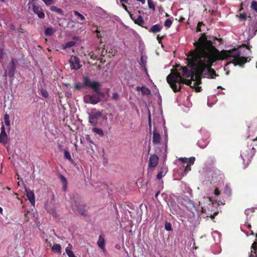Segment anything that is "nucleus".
<instances>
[{
	"instance_id": "f257e3e1",
	"label": "nucleus",
	"mask_w": 257,
	"mask_h": 257,
	"mask_svg": "<svg viewBox=\"0 0 257 257\" xmlns=\"http://www.w3.org/2000/svg\"><path fill=\"white\" fill-rule=\"evenodd\" d=\"M202 39H198L197 41L193 43L195 49L189 52L188 59V65L191 68L189 69L187 67H181L183 70V75L189 78L190 76L195 77V80L201 83V76L203 72L206 68L212 79L217 76L214 69L211 66L214 62H210L208 60L209 49L203 43Z\"/></svg>"
},
{
	"instance_id": "f03ea898",
	"label": "nucleus",
	"mask_w": 257,
	"mask_h": 257,
	"mask_svg": "<svg viewBox=\"0 0 257 257\" xmlns=\"http://www.w3.org/2000/svg\"><path fill=\"white\" fill-rule=\"evenodd\" d=\"M199 39H202V43L210 50L208 60L210 62H215L218 60H223L229 57H233L232 63L235 66H242L247 62V58L240 57L239 51L237 49H232L229 50H223L220 52L215 47V41H218V45L222 43V39H218L215 37L211 39L210 36H207L205 33L201 34Z\"/></svg>"
},
{
	"instance_id": "7ed1b4c3",
	"label": "nucleus",
	"mask_w": 257,
	"mask_h": 257,
	"mask_svg": "<svg viewBox=\"0 0 257 257\" xmlns=\"http://www.w3.org/2000/svg\"><path fill=\"white\" fill-rule=\"evenodd\" d=\"M184 67L176 65L175 68L171 70V73L167 77V81L174 92L180 91L181 89V84L185 83L186 79L182 77L184 75H183V70L181 68ZM184 77L185 76H184Z\"/></svg>"
},
{
	"instance_id": "20e7f679",
	"label": "nucleus",
	"mask_w": 257,
	"mask_h": 257,
	"mask_svg": "<svg viewBox=\"0 0 257 257\" xmlns=\"http://www.w3.org/2000/svg\"><path fill=\"white\" fill-rule=\"evenodd\" d=\"M255 149L253 146L250 145L249 147L247 146L243 148L241 152L240 156L243 160L244 164V168H246L249 165L253 156L255 154Z\"/></svg>"
},
{
	"instance_id": "39448f33",
	"label": "nucleus",
	"mask_w": 257,
	"mask_h": 257,
	"mask_svg": "<svg viewBox=\"0 0 257 257\" xmlns=\"http://www.w3.org/2000/svg\"><path fill=\"white\" fill-rule=\"evenodd\" d=\"M102 116L101 111L92 112L89 114L88 121L93 126H96L97 124L98 119Z\"/></svg>"
},
{
	"instance_id": "423d86ee",
	"label": "nucleus",
	"mask_w": 257,
	"mask_h": 257,
	"mask_svg": "<svg viewBox=\"0 0 257 257\" xmlns=\"http://www.w3.org/2000/svg\"><path fill=\"white\" fill-rule=\"evenodd\" d=\"M99 82L96 81L90 82V79L88 76L84 77L83 85L85 87H90L93 90H97V88Z\"/></svg>"
},
{
	"instance_id": "0eeeda50",
	"label": "nucleus",
	"mask_w": 257,
	"mask_h": 257,
	"mask_svg": "<svg viewBox=\"0 0 257 257\" xmlns=\"http://www.w3.org/2000/svg\"><path fill=\"white\" fill-rule=\"evenodd\" d=\"M80 63L79 58L76 56H72L69 60V63L72 69H79L81 66Z\"/></svg>"
},
{
	"instance_id": "6e6552de",
	"label": "nucleus",
	"mask_w": 257,
	"mask_h": 257,
	"mask_svg": "<svg viewBox=\"0 0 257 257\" xmlns=\"http://www.w3.org/2000/svg\"><path fill=\"white\" fill-rule=\"evenodd\" d=\"M86 205H80L78 204H74L72 205V210L74 212H78L79 214L82 215L86 216Z\"/></svg>"
},
{
	"instance_id": "1a4fd4ad",
	"label": "nucleus",
	"mask_w": 257,
	"mask_h": 257,
	"mask_svg": "<svg viewBox=\"0 0 257 257\" xmlns=\"http://www.w3.org/2000/svg\"><path fill=\"white\" fill-rule=\"evenodd\" d=\"M8 71H6V73H8V75L10 78H13L15 76V70L16 69V62L14 59H13L12 61L9 64Z\"/></svg>"
},
{
	"instance_id": "9d476101",
	"label": "nucleus",
	"mask_w": 257,
	"mask_h": 257,
	"mask_svg": "<svg viewBox=\"0 0 257 257\" xmlns=\"http://www.w3.org/2000/svg\"><path fill=\"white\" fill-rule=\"evenodd\" d=\"M159 162V157L156 155H151L149 160V168H155L157 167Z\"/></svg>"
},
{
	"instance_id": "9b49d317",
	"label": "nucleus",
	"mask_w": 257,
	"mask_h": 257,
	"mask_svg": "<svg viewBox=\"0 0 257 257\" xmlns=\"http://www.w3.org/2000/svg\"><path fill=\"white\" fill-rule=\"evenodd\" d=\"M128 13L130 14L131 19L134 22V23L136 24H137L140 26L144 27L143 24H144L145 22L142 17L140 15H139L138 16H135L133 14H131L129 12Z\"/></svg>"
},
{
	"instance_id": "f8f14e48",
	"label": "nucleus",
	"mask_w": 257,
	"mask_h": 257,
	"mask_svg": "<svg viewBox=\"0 0 257 257\" xmlns=\"http://www.w3.org/2000/svg\"><path fill=\"white\" fill-rule=\"evenodd\" d=\"M85 98H88L89 102L93 104H97L101 100V98L98 97V95L96 93L91 95H88L85 97Z\"/></svg>"
},
{
	"instance_id": "ddd939ff",
	"label": "nucleus",
	"mask_w": 257,
	"mask_h": 257,
	"mask_svg": "<svg viewBox=\"0 0 257 257\" xmlns=\"http://www.w3.org/2000/svg\"><path fill=\"white\" fill-rule=\"evenodd\" d=\"M26 196L28 200L30 201L32 205H34L35 203V197L33 191L30 189L25 188Z\"/></svg>"
},
{
	"instance_id": "4468645a",
	"label": "nucleus",
	"mask_w": 257,
	"mask_h": 257,
	"mask_svg": "<svg viewBox=\"0 0 257 257\" xmlns=\"http://www.w3.org/2000/svg\"><path fill=\"white\" fill-rule=\"evenodd\" d=\"M33 11L35 14L37 15L39 18L44 19L45 18V14L42 12L41 9L38 6L34 4L33 5Z\"/></svg>"
},
{
	"instance_id": "2eb2a0df",
	"label": "nucleus",
	"mask_w": 257,
	"mask_h": 257,
	"mask_svg": "<svg viewBox=\"0 0 257 257\" xmlns=\"http://www.w3.org/2000/svg\"><path fill=\"white\" fill-rule=\"evenodd\" d=\"M45 207L46 209L47 210L48 212L52 214L54 217L56 218L58 217L57 212L55 208L53 207V205H52V206H50V204H49L48 201H47L45 203Z\"/></svg>"
},
{
	"instance_id": "dca6fc26",
	"label": "nucleus",
	"mask_w": 257,
	"mask_h": 257,
	"mask_svg": "<svg viewBox=\"0 0 257 257\" xmlns=\"http://www.w3.org/2000/svg\"><path fill=\"white\" fill-rule=\"evenodd\" d=\"M191 77V79H186L185 80V84L190 86L191 87H193L196 85L197 84H201V83H199L197 82L195 80V77L190 76Z\"/></svg>"
},
{
	"instance_id": "f3484780",
	"label": "nucleus",
	"mask_w": 257,
	"mask_h": 257,
	"mask_svg": "<svg viewBox=\"0 0 257 257\" xmlns=\"http://www.w3.org/2000/svg\"><path fill=\"white\" fill-rule=\"evenodd\" d=\"M153 143L154 144H158L160 143L161 141V137L160 134L157 132L156 130H154L153 131Z\"/></svg>"
},
{
	"instance_id": "a211bd4d",
	"label": "nucleus",
	"mask_w": 257,
	"mask_h": 257,
	"mask_svg": "<svg viewBox=\"0 0 257 257\" xmlns=\"http://www.w3.org/2000/svg\"><path fill=\"white\" fill-rule=\"evenodd\" d=\"M163 27L160 24H157L153 25L151 28L149 29V31L153 33H157L161 31Z\"/></svg>"
},
{
	"instance_id": "6ab92c4d",
	"label": "nucleus",
	"mask_w": 257,
	"mask_h": 257,
	"mask_svg": "<svg viewBox=\"0 0 257 257\" xmlns=\"http://www.w3.org/2000/svg\"><path fill=\"white\" fill-rule=\"evenodd\" d=\"M136 90L137 91L141 90L143 95H149L151 93V91L150 89L145 86H137L136 87Z\"/></svg>"
},
{
	"instance_id": "aec40b11",
	"label": "nucleus",
	"mask_w": 257,
	"mask_h": 257,
	"mask_svg": "<svg viewBox=\"0 0 257 257\" xmlns=\"http://www.w3.org/2000/svg\"><path fill=\"white\" fill-rule=\"evenodd\" d=\"M97 244L98 245V246L102 249H104V247H105V240H104V237L101 236V235H100L99 236V238H98V240L97 241Z\"/></svg>"
},
{
	"instance_id": "412c9836",
	"label": "nucleus",
	"mask_w": 257,
	"mask_h": 257,
	"mask_svg": "<svg viewBox=\"0 0 257 257\" xmlns=\"http://www.w3.org/2000/svg\"><path fill=\"white\" fill-rule=\"evenodd\" d=\"M56 29L52 27L47 28L45 29L44 34L46 36H51L56 32Z\"/></svg>"
},
{
	"instance_id": "4be33fe9",
	"label": "nucleus",
	"mask_w": 257,
	"mask_h": 257,
	"mask_svg": "<svg viewBox=\"0 0 257 257\" xmlns=\"http://www.w3.org/2000/svg\"><path fill=\"white\" fill-rule=\"evenodd\" d=\"M167 169L165 167H162L157 175V179L160 180L166 174Z\"/></svg>"
},
{
	"instance_id": "5701e85b",
	"label": "nucleus",
	"mask_w": 257,
	"mask_h": 257,
	"mask_svg": "<svg viewBox=\"0 0 257 257\" xmlns=\"http://www.w3.org/2000/svg\"><path fill=\"white\" fill-rule=\"evenodd\" d=\"M104 48H98L97 49L95 50L96 54H98V58L105 56V55H106V51L104 52Z\"/></svg>"
},
{
	"instance_id": "b1692460",
	"label": "nucleus",
	"mask_w": 257,
	"mask_h": 257,
	"mask_svg": "<svg viewBox=\"0 0 257 257\" xmlns=\"http://www.w3.org/2000/svg\"><path fill=\"white\" fill-rule=\"evenodd\" d=\"M52 250L54 252L60 253L61 252V246L59 244H54L52 247Z\"/></svg>"
},
{
	"instance_id": "393cba45",
	"label": "nucleus",
	"mask_w": 257,
	"mask_h": 257,
	"mask_svg": "<svg viewBox=\"0 0 257 257\" xmlns=\"http://www.w3.org/2000/svg\"><path fill=\"white\" fill-rule=\"evenodd\" d=\"M76 44V42L74 41H69L62 45L63 49H66L67 48H70Z\"/></svg>"
},
{
	"instance_id": "a878e982",
	"label": "nucleus",
	"mask_w": 257,
	"mask_h": 257,
	"mask_svg": "<svg viewBox=\"0 0 257 257\" xmlns=\"http://www.w3.org/2000/svg\"><path fill=\"white\" fill-rule=\"evenodd\" d=\"M92 131L93 132H94V133H96L97 134H98L100 137L104 136L103 131L101 128H98L94 127H93L92 128Z\"/></svg>"
},
{
	"instance_id": "bb28decb",
	"label": "nucleus",
	"mask_w": 257,
	"mask_h": 257,
	"mask_svg": "<svg viewBox=\"0 0 257 257\" xmlns=\"http://www.w3.org/2000/svg\"><path fill=\"white\" fill-rule=\"evenodd\" d=\"M89 56L90 57L91 59L93 60H96V59H99L101 60L100 58H98V54H96V51L94 52H90L88 54Z\"/></svg>"
},
{
	"instance_id": "cd10ccee",
	"label": "nucleus",
	"mask_w": 257,
	"mask_h": 257,
	"mask_svg": "<svg viewBox=\"0 0 257 257\" xmlns=\"http://www.w3.org/2000/svg\"><path fill=\"white\" fill-rule=\"evenodd\" d=\"M50 10L53 12H55L60 15L63 14V11L61 9L58 8L54 6H52L50 7Z\"/></svg>"
},
{
	"instance_id": "c85d7f7f",
	"label": "nucleus",
	"mask_w": 257,
	"mask_h": 257,
	"mask_svg": "<svg viewBox=\"0 0 257 257\" xmlns=\"http://www.w3.org/2000/svg\"><path fill=\"white\" fill-rule=\"evenodd\" d=\"M66 252L69 257H76L71 250V247L67 246L65 249Z\"/></svg>"
},
{
	"instance_id": "c756f323",
	"label": "nucleus",
	"mask_w": 257,
	"mask_h": 257,
	"mask_svg": "<svg viewBox=\"0 0 257 257\" xmlns=\"http://www.w3.org/2000/svg\"><path fill=\"white\" fill-rule=\"evenodd\" d=\"M100 87V84L99 83L98 87H97V90H93V91L95 92H96V93L98 95V97H99L100 98H104V96H105V94H104V93L103 92H101V91H99Z\"/></svg>"
},
{
	"instance_id": "7c9ffc66",
	"label": "nucleus",
	"mask_w": 257,
	"mask_h": 257,
	"mask_svg": "<svg viewBox=\"0 0 257 257\" xmlns=\"http://www.w3.org/2000/svg\"><path fill=\"white\" fill-rule=\"evenodd\" d=\"M4 121H5V124L7 126L10 125V116L7 113L5 114V115H4Z\"/></svg>"
},
{
	"instance_id": "2f4dec72",
	"label": "nucleus",
	"mask_w": 257,
	"mask_h": 257,
	"mask_svg": "<svg viewBox=\"0 0 257 257\" xmlns=\"http://www.w3.org/2000/svg\"><path fill=\"white\" fill-rule=\"evenodd\" d=\"M7 135H0V143L5 144L7 143Z\"/></svg>"
},
{
	"instance_id": "473e14b6",
	"label": "nucleus",
	"mask_w": 257,
	"mask_h": 257,
	"mask_svg": "<svg viewBox=\"0 0 257 257\" xmlns=\"http://www.w3.org/2000/svg\"><path fill=\"white\" fill-rule=\"evenodd\" d=\"M165 228L167 231L172 230V225L170 222L166 221L165 224Z\"/></svg>"
},
{
	"instance_id": "72a5a7b5",
	"label": "nucleus",
	"mask_w": 257,
	"mask_h": 257,
	"mask_svg": "<svg viewBox=\"0 0 257 257\" xmlns=\"http://www.w3.org/2000/svg\"><path fill=\"white\" fill-rule=\"evenodd\" d=\"M149 8L151 9L155 10V5L153 1L151 0H148V1Z\"/></svg>"
},
{
	"instance_id": "f704fd0d",
	"label": "nucleus",
	"mask_w": 257,
	"mask_h": 257,
	"mask_svg": "<svg viewBox=\"0 0 257 257\" xmlns=\"http://www.w3.org/2000/svg\"><path fill=\"white\" fill-rule=\"evenodd\" d=\"M172 24V21L169 19H167L164 23V26L168 28H170Z\"/></svg>"
},
{
	"instance_id": "c9c22d12",
	"label": "nucleus",
	"mask_w": 257,
	"mask_h": 257,
	"mask_svg": "<svg viewBox=\"0 0 257 257\" xmlns=\"http://www.w3.org/2000/svg\"><path fill=\"white\" fill-rule=\"evenodd\" d=\"M74 14L75 16L78 17L81 21H84L85 19L84 17L78 12L75 11Z\"/></svg>"
},
{
	"instance_id": "e433bc0d",
	"label": "nucleus",
	"mask_w": 257,
	"mask_h": 257,
	"mask_svg": "<svg viewBox=\"0 0 257 257\" xmlns=\"http://www.w3.org/2000/svg\"><path fill=\"white\" fill-rule=\"evenodd\" d=\"M40 92H41V93L42 94V95L45 97V98H47L49 96V94L47 92V91L44 89H43L42 88L41 90H40Z\"/></svg>"
},
{
	"instance_id": "4c0bfd02",
	"label": "nucleus",
	"mask_w": 257,
	"mask_h": 257,
	"mask_svg": "<svg viewBox=\"0 0 257 257\" xmlns=\"http://www.w3.org/2000/svg\"><path fill=\"white\" fill-rule=\"evenodd\" d=\"M83 87H84L83 84L80 83H75L74 85V88L76 90H79L81 89Z\"/></svg>"
},
{
	"instance_id": "58836bf2",
	"label": "nucleus",
	"mask_w": 257,
	"mask_h": 257,
	"mask_svg": "<svg viewBox=\"0 0 257 257\" xmlns=\"http://www.w3.org/2000/svg\"><path fill=\"white\" fill-rule=\"evenodd\" d=\"M195 161V158L194 157H192L188 159L187 163L188 165H193L194 163V162Z\"/></svg>"
},
{
	"instance_id": "ea45409f",
	"label": "nucleus",
	"mask_w": 257,
	"mask_h": 257,
	"mask_svg": "<svg viewBox=\"0 0 257 257\" xmlns=\"http://www.w3.org/2000/svg\"><path fill=\"white\" fill-rule=\"evenodd\" d=\"M64 157L70 160V161H71L72 160V158H71V155H70V153L67 151H65V152H64Z\"/></svg>"
},
{
	"instance_id": "a19ab883",
	"label": "nucleus",
	"mask_w": 257,
	"mask_h": 257,
	"mask_svg": "<svg viewBox=\"0 0 257 257\" xmlns=\"http://www.w3.org/2000/svg\"><path fill=\"white\" fill-rule=\"evenodd\" d=\"M251 7L253 10L257 12V2L253 1L251 4Z\"/></svg>"
},
{
	"instance_id": "79ce46f5",
	"label": "nucleus",
	"mask_w": 257,
	"mask_h": 257,
	"mask_svg": "<svg viewBox=\"0 0 257 257\" xmlns=\"http://www.w3.org/2000/svg\"><path fill=\"white\" fill-rule=\"evenodd\" d=\"M112 99L114 100H117L119 99V95L117 92H113L112 93Z\"/></svg>"
},
{
	"instance_id": "37998d69",
	"label": "nucleus",
	"mask_w": 257,
	"mask_h": 257,
	"mask_svg": "<svg viewBox=\"0 0 257 257\" xmlns=\"http://www.w3.org/2000/svg\"><path fill=\"white\" fill-rule=\"evenodd\" d=\"M257 242H254L252 244L251 248L255 252H257Z\"/></svg>"
},
{
	"instance_id": "c03bdc74",
	"label": "nucleus",
	"mask_w": 257,
	"mask_h": 257,
	"mask_svg": "<svg viewBox=\"0 0 257 257\" xmlns=\"http://www.w3.org/2000/svg\"><path fill=\"white\" fill-rule=\"evenodd\" d=\"M0 135H7L6 132L5 127L4 125L2 126Z\"/></svg>"
},
{
	"instance_id": "a18cd8bd",
	"label": "nucleus",
	"mask_w": 257,
	"mask_h": 257,
	"mask_svg": "<svg viewBox=\"0 0 257 257\" xmlns=\"http://www.w3.org/2000/svg\"><path fill=\"white\" fill-rule=\"evenodd\" d=\"M198 84H197L196 85L193 87L195 88V91L198 92H200L202 90L201 87L198 86Z\"/></svg>"
},
{
	"instance_id": "49530a36",
	"label": "nucleus",
	"mask_w": 257,
	"mask_h": 257,
	"mask_svg": "<svg viewBox=\"0 0 257 257\" xmlns=\"http://www.w3.org/2000/svg\"><path fill=\"white\" fill-rule=\"evenodd\" d=\"M44 3L47 6H49L53 3V0H43Z\"/></svg>"
},
{
	"instance_id": "de8ad7c7",
	"label": "nucleus",
	"mask_w": 257,
	"mask_h": 257,
	"mask_svg": "<svg viewBox=\"0 0 257 257\" xmlns=\"http://www.w3.org/2000/svg\"><path fill=\"white\" fill-rule=\"evenodd\" d=\"M247 139H249L251 141H257V136L254 138L253 137H251L250 135H249L247 137Z\"/></svg>"
},
{
	"instance_id": "09e8293b",
	"label": "nucleus",
	"mask_w": 257,
	"mask_h": 257,
	"mask_svg": "<svg viewBox=\"0 0 257 257\" xmlns=\"http://www.w3.org/2000/svg\"><path fill=\"white\" fill-rule=\"evenodd\" d=\"M200 24H203V22H199L197 24V32H200L201 31V28L200 27Z\"/></svg>"
},
{
	"instance_id": "8fccbe9b",
	"label": "nucleus",
	"mask_w": 257,
	"mask_h": 257,
	"mask_svg": "<svg viewBox=\"0 0 257 257\" xmlns=\"http://www.w3.org/2000/svg\"><path fill=\"white\" fill-rule=\"evenodd\" d=\"M191 169V165H187L185 167V172H188V171H190Z\"/></svg>"
},
{
	"instance_id": "3c124183",
	"label": "nucleus",
	"mask_w": 257,
	"mask_h": 257,
	"mask_svg": "<svg viewBox=\"0 0 257 257\" xmlns=\"http://www.w3.org/2000/svg\"><path fill=\"white\" fill-rule=\"evenodd\" d=\"M218 212H215L213 214H211L210 215V217L211 218V219H214L215 217L218 214Z\"/></svg>"
},
{
	"instance_id": "603ef678",
	"label": "nucleus",
	"mask_w": 257,
	"mask_h": 257,
	"mask_svg": "<svg viewBox=\"0 0 257 257\" xmlns=\"http://www.w3.org/2000/svg\"><path fill=\"white\" fill-rule=\"evenodd\" d=\"M179 160L183 163H187L188 159L186 158H180Z\"/></svg>"
},
{
	"instance_id": "864d4df0",
	"label": "nucleus",
	"mask_w": 257,
	"mask_h": 257,
	"mask_svg": "<svg viewBox=\"0 0 257 257\" xmlns=\"http://www.w3.org/2000/svg\"><path fill=\"white\" fill-rule=\"evenodd\" d=\"M164 38V36L160 37L159 35H158L157 37V40L158 41V42L159 43H162V40Z\"/></svg>"
},
{
	"instance_id": "5fc2aeb1",
	"label": "nucleus",
	"mask_w": 257,
	"mask_h": 257,
	"mask_svg": "<svg viewBox=\"0 0 257 257\" xmlns=\"http://www.w3.org/2000/svg\"><path fill=\"white\" fill-rule=\"evenodd\" d=\"M4 57V51L3 49L0 48V59H2Z\"/></svg>"
},
{
	"instance_id": "6e6d98bb",
	"label": "nucleus",
	"mask_w": 257,
	"mask_h": 257,
	"mask_svg": "<svg viewBox=\"0 0 257 257\" xmlns=\"http://www.w3.org/2000/svg\"><path fill=\"white\" fill-rule=\"evenodd\" d=\"M214 194L216 196L220 194V191L218 188H215L214 190Z\"/></svg>"
},
{
	"instance_id": "4d7b16f0",
	"label": "nucleus",
	"mask_w": 257,
	"mask_h": 257,
	"mask_svg": "<svg viewBox=\"0 0 257 257\" xmlns=\"http://www.w3.org/2000/svg\"><path fill=\"white\" fill-rule=\"evenodd\" d=\"M246 16L245 14H240L239 18L240 19L245 20L246 19Z\"/></svg>"
},
{
	"instance_id": "13d9d810",
	"label": "nucleus",
	"mask_w": 257,
	"mask_h": 257,
	"mask_svg": "<svg viewBox=\"0 0 257 257\" xmlns=\"http://www.w3.org/2000/svg\"><path fill=\"white\" fill-rule=\"evenodd\" d=\"M124 3H121V6H122V7L126 11H127V12H128V10H127V6L124 4Z\"/></svg>"
},
{
	"instance_id": "bf43d9fd",
	"label": "nucleus",
	"mask_w": 257,
	"mask_h": 257,
	"mask_svg": "<svg viewBox=\"0 0 257 257\" xmlns=\"http://www.w3.org/2000/svg\"><path fill=\"white\" fill-rule=\"evenodd\" d=\"M61 180L64 183H66L67 182L66 179L63 176H61Z\"/></svg>"
},
{
	"instance_id": "052dcab7",
	"label": "nucleus",
	"mask_w": 257,
	"mask_h": 257,
	"mask_svg": "<svg viewBox=\"0 0 257 257\" xmlns=\"http://www.w3.org/2000/svg\"><path fill=\"white\" fill-rule=\"evenodd\" d=\"M120 3H124L125 4H128L129 0H119Z\"/></svg>"
},
{
	"instance_id": "680f3d73",
	"label": "nucleus",
	"mask_w": 257,
	"mask_h": 257,
	"mask_svg": "<svg viewBox=\"0 0 257 257\" xmlns=\"http://www.w3.org/2000/svg\"><path fill=\"white\" fill-rule=\"evenodd\" d=\"M141 61L142 63L144 65L145 64V61H144V58H143V57L142 56L141 57Z\"/></svg>"
},
{
	"instance_id": "e2e57ef3",
	"label": "nucleus",
	"mask_w": 257,
	"mask_h": 257,
	"mask_svg": "<svg viewBox=\"0 0 257 257\" xmlns=\"http://www.w3.org/2000/svg\"><path fill=\"white\" fill-rule=\"evenodd\" d=\"M159 193H160L159 191L157 192V193L155 194V197L156 198H157V197H158V195L159 194Z\"/></svg>"
},
{
	"instance_id": "0e129e2a",
	"label": "nucleus",
	"mask_w": 257,
	"mask_h": 257,
	"mask_svg": "<svg viewBox=\"0 0 257 257\" xmlns=\"http://www.w3.org/2000/svg\"><path fill=\"white\" fill-rule=\"evenodd\" d=\"M97 37L98 38H100L101 36L99 35V34H97Z\"/></svg>"
},
{
	"instance_id": "69168bd1",
	"label": "nucleus",
	"mask_w": 257,
	"mask_h": 257,
	"mask_svg": "<svg viewBox=\"0 0 257 257\" xmlns=\"http://www.w3.org/2000/svg\"><path fill=\"white\" fill-rule=\"evenodd\" d=\"M149 125H150V126H151V118H150V116H149Z\"/></svg>"
},
{
	"instance_id": "338daca9",
	"label": "nucleus",
	"mask_w": 257,
	"mask_h": 257,
	"mask_svg": "<svg viewBox=\"0 0 257 257\" xmlns=\"http://www.w3.org/2000/svg\"><path fill=\"white\" fill-rule=\"evenodd\" d=\"M95 32L97 33V34H99L100 33V31L98 30H96L95 31Z\"/></svg>"
},
{
	"instance_id": "774afa93",
	"label": "nucleus",
	"mask_w": 257,
	"mask_h": 257,
	"mask_svg": "<svg viewBox=\"0 0 257 257\" xmlns=\"http://www.w3.org/2000/svg\"><path fill=\"white\" fill-rule=\"evenodd\" d=\"M3 212V209L0 206V213H2Z\"/></svg>"
}]
</instances>
